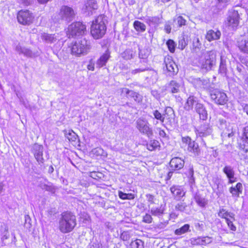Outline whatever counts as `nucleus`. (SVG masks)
Instances as JSON below:
<instances>
[{
    "mask_svg": "<svg viewBox=\"0 0 248 248\" xmlns=\"http://www.w3.org/2000/svg\"><path fill=\"white\" fill-rule=\"evenodd\" d=\"M106 22V17L103 15H99L93 21L91 33L94 39H100L105 35L107 30Z\"/></svg>",
    "mask_w": 248,
    "mask_h": 248,
    "instance_id": "obj_1",
    "label": "nucleus"
},
{
    "mask_svg": "<svg viewBox=\"0 0 248 248\" xmlns=\"http://www.w3.org/2000/svg\"><path fill=\"white\" fill-rule=\"evenodd\" d=\"M59 224V229L61 232H70L76 225V217L71 213L64 212L61 215Z\"/></svg>",
    "mask_w": 248,
    "mask_h": 248,
    "instance_id": "obj_2",
    "label": "nucleus"
},
{
    "mask_svg": "<svg viewBox=\"0 0 248 248\" xmlns=\"http://www.w3.org/2000/svg\"><path fill=\"white\" fill-rule=\"evenodd\" d=\"M91 48V42L85 38L76 41L72 46L71 54L76 57H81L87 54Z\"/></svg>",
    "mask_w": 248,
    "mask_h": 248,
    "instance_id": "obj_3",
    "label": "nucleus"
},
{
    "mask_svg": "<svg viewBox=\"0 0 248 248\" xmlns=\"http://www.w3.org/2000/svg\"><path fill=\"white\" fill-rule=\"evenodd\" d=\"M216 54L214 51L205 52L202 54L199 60V63L202 69L207 71L211 69L216 63Z\"/></svg>",
    "mask_w": 248,
    "mask_h": 248,
    "instance_id": "obj_4",
    "label": "nucleus"
},
{
    "mask_svg": "<svg viewBox=\"0 0 248 248\" xmlns=\"http://www.w3.org/2000/svg\"><path fill=\"white\" fill-rule=\"evenodd\" d=\"M136 127L139 132L150 137L153 135L152 128L150 127L148 121L144 118H139L136 122Z\"/></svg>",
    "mask_w": 248,
    "mask_h": 248,
    "instance_id": "obj_5",
    "label": "nucleus"
},
{
    "mask_svg": "<svg viewBox=\"0 0 248 248\" xmlns=\"http://www.w3.org/2000/svg\"><path fill=\"white\" fill-rule=\"evenodd\" d=\"M86 26L80 22L73 23L69 26L67 34L70 37L79 36L84 33L86 31Z\"/></svg>",
    "mask_w": 248,
    "mask_h": 248,
    "instance_id": "obj_6",
    "label": "nucleus"
},
{
    "mask_svg": "<svg viewBox=\"0 0 248 248\" xmlns=\"http://www.w3.org/2000/svg\"><path fill=\"white\" fill-rule=\"evenodd\" d=\"M239 15L237 11H229L225 21L226 25L231 29H235L239 24Z\"/></svg>",
    "mask_w": 248,
    "mask_h": 248,
    "instance_id": "obj_7",
    "label": "nucleus"
},
{
    "mask_svg": "<svg viewBox=\"0 0 248 248\" xmlns=\"http://www.w3.org/2000/svg\"><path fill=\"white\" fill-rule=\"evenodd\" d=\"M59 16L62 20L69 22L74 18L75 11L72 7L63 5L60 9Z\"/></svg>",
    "mask_w": 248,
    "mask_h": 248,
    "instance_id": "obj_8",
    "label": "nucleus"
},
{
    "mask_svg": "<svg viewBox=\"0 0 248 248\" xmlns=\"http://www.w3.org/2000/svg\"><path fill=\"white\" fill-rule=\"evenodd\" d=\"M18 22L23 25H30L33 21L34 16L29 10H20L17 15Z\"/></svg>",
    "mask_w": 248,
    "mask_h": 248,
    "instance_id": "obj_9",
    "label": "nucleus"
},
{
    "mask_svg": "<svg viewBox=\"0 0 248 248\" xmlns=\"http://www.w3.org/2000/svg\"><path fill=\"white\" fill-rule=\"evenodd\" d=\"M210 96L212 101L215 103L219 105H224L228 101V97L226 94L220 90L216 89L210 93Z\"/></svg>",
    "mask_w": 248,
    "mask_h": 248,
    "instance_id": "obj_10",
    "label": "nucleus"
},
{
    "mask_svg": "<svg viewBox=\"0 0 248 248\" xmlns=\"http://www.w3.org/2000/svg\"><path fill=\"white\" fill-rule=\"evenodd\" d=\"M213 130L208 123L201 124L196 130L197 136L202 138H206L212 135Z\"/></svg>",
    "mask_w": 248,
    "mask_h": 248,
    "instance_id": "obj_11",
    "label": "nucleus"
},
{
    "mask_svg": "<svg viewBox=\"0 0 248 248\" xmlns=\"http://www.w3.org/2000/svg\"><path fill=\"white\" fill-rule=\"evenodd\" d=\"M43 146L37 143L34 144L32 146L31 152L39 164H42L44 162L43 157Z\"/></svg>",
    "mask_w": 248,
    "mask_h": 248,
    "instance_id": "obj_12",
    "label": "nucleus"
},
{
    "mask_svg": "<svg viewBox=\"0 0 248 248\" xmlns=\"http://www.w3.org/2000/svg\"><path fill=\"white\" fill-rule=\"evenodd\" d=\"M98 8V4L95 0H86L84 1V5L82 10L88 15L93 14V11Z\"/></svg>",
    "mask_w": 248,
    "mask_h": 248,
    "instance_id": "obj_13",
    "label": "nucleus"
},
{
    "mask_svg": "<svg viewBox=\"0 0 248 248\" xmlns=\"http://www.w3.org/2000/svg\"><path fill=\"white\" fill-rule=\"evenodd\" d=\"M228 179V184H232L236 181L233 168L230 165H225L222 170Z\"/></svg>",
    "mask_w": 248,
    "mask_h": 248,
    "instance_id": "obj_14",
    "label": "nucleus"
},
{
    "mask_svg": "<svg viewBox=\"0 0 248 248\" xmlns=\"http://www.w3.org/2000/svg\"><path fill=\"white\" fill-rule=\"evenodd\" d=\"M164 62L169 76H173L178 72L177 66L172 60L169 58L165 59Z\"/></svg>",
    "mask_w": 248,
    "mask_h": 248,
    "instance_id": "obj_15",
    "label": "nucleus"
},
{
    "mask_svg": "<svg viewBox=\"0 0 248 248\" xmlns=\"http://www.w3.org/2000/svg\"><path fill=\"white\" fill-rule=\"evenodd\" d=\"M192 82L197 88L208 89L210 87L209 80L207 78H195Z\"/></svg>",
    "mask_w": 248,
    "mask_h": 248,
    "instance_id": "obj_16",
    "label": "nucleus"
},
{
    "mask_svg": "<svg viewBox=\"0 0 248 248\" xmlns=\"http://www.w3.org/2000/svg\"><path fill=\"white\" fill-rule=\"evenodd\" d=\"M170 190L172 194L174 199L179 201L185 195V192L180 186H174L170 187Z\"/></svg>",
    "mask_w": 248,
    "mask_h": 248,
    "instance_id": "obj_17",
    "label": "nucleus"
},
{
    "mask_svg": "<svg viewBox=\"0 0 248 248\" xmlns=\"http://www.w3.org/2000/svg\"><path fill=\"white\" fill-rule=\"evenodd\" d=\"M237 44L238 46L241 51L248 53V34L240 37Z\"/></svg>",
    "mask_w": 248,
    "mask_h": 248,
    "instance_id": "obj_18",
    "label": "nucleus"
},
{
    "mask_svg": "<svg viewBox=\"0 0 248 248\" xmlns=\"http://www.w3.org/2000/svg\"><path fill=\"white\" fill-rule=\"evenodd\" d=\"M185 162L180 157H174L171 159L170 164L171 169L173 170H179L183 168Z\"/></svg>",
    "mask_w": 248,
    "mask_h": 248,
    "instance_id": "obj_19",
    "label": "nucleus"
},
{
    "mask_svg": "<svg viewBox=\"0 0 248 248\" xmlns=\"http://www.w3.org/2000/svg\"><path fill=\"white\" fill-rule=\"evenodd\" d=\"M221 32L218 30H210L207 31L205 38L209 42L220 38Z\"/></svg>",
    "mask_w": 248,
    "mask_h": 248,
    "instance_id": "obj_20",
    "label": "nucleus"
},
{
    "mask_svg": "<svg viewBox=\"0 0 248 248\" xmlns=\"http://www.w3.org/2000/svg\"><path fill=\"white\" fill-rule=\"evenodd\" d=\"M163 116L165 117V121H166V124L171 125L174 118V113L172 108L170 107L166 108Z\"/></svg>",
    "mask_w": 248,
    "mask_h": 248,
    "instance_id": "obj_21",
    "label": "nucleus"
},
{
    "mask_svg": "<svg viewBox=\"0 0 248 248\" xmlns=\"http://www.w3.org/2000/svg\"><path fill=\"white\" fill-rule=\"evenodd\" d=\"M122 93H126L127 95V97L133 98L137 102L139 103L142 101V97L138 93L129 90L127 88H123L122 89Z\"/></svg>",
    "mask_w": 248,
    "mask_h": 248,
    "instance_id": "obj_22",
    "label": "nucleus"
},
{
    "mask_svg": "<svg viewBox=\"0 0 248 248\" xmlns=\"http://www.w3.org/2000/svg\"><path fill=\"white\" fill-rule=\"evenodd\" d=\"M196 111L199 114L200 118L202 120H205L207 117V112L203 104L197 103L195 106Z\"/></svg>",
    "mask_w": 248,
    "mask_h": 248,
    "instance_id": "obj_23",
    "label": "nucleus"
},
{
    "mask_svg": "<svg viewBox=\"0 0 248 248\" xmlns=\"http://www.w3.org/2000/svg\"><path fill=\"white\" fill-rule=\"evenodd\" d=\"M197 103H199L197 98L194 96H190L185 104L184 108L187 111L191 110L193 108L194 105L196 106Z\"/></svg>",
    "mask_w": 248,
    "mask_h": 248,
    "instance_id": "obj_24",
    "label": "nucleus"
},
{
    "mask_svg": "<svg viewBox=\"0 0 248 248\" xmlns=\"http://www.w3.org/2000/svg\"><path fill=\"white\" fill-rule=\"evenodd\" d=\"M110 57V54L108 50L106 51L96 62V66L98 68H101L106 65V63Z\"/></svg>",
    "mask_w": 248,
    "mask_h": 248,
    "instance_id": "obj_25",
    "label": "nucleus"
},
{
    "mask_svg": "<svg viewBox=\"0 0 248 248\" xmlns=\"http://www.w3.org/2000/svg\"><path fill=\"white\" fill-rule=\"evenodd\" d=\"M187 150L196 156L199 155L201 153V150L198 144L194 140L187 147Z\"/></svg>",
    "mask_w": 248,
    "mask_h": 248,
    "instance_id": "obj_26",
    "label": "nucleus"
},
{
    "mask_svg": "<svg viewBox=\"0 0 248 248\" xmlns=\"http://www.w3.org/2000/svg\"><path fill=\"white\" fill-rule=\"evenodd\" d=\"M242 185L240 183H238L234 187L232 186L229 189L230 192L232 196L238 197L240 194L242 192Z\"/></svg>",
    "mask_w": 248,
    "mask_h": 248,
    "instance_id": "obj_27",
    "label": "nucleus"
},
{
    "mask_svg": "<svg viewBox=\"0 0 248 248\" xmlns=\"http://www.w3.org/2000/svg\"><path fill=\"white\" fill-rule=\"evenodd\" d=\"M41 38L44 41L47 43L55 42L57 40L55 34H50L45 32L41 33Z\"/></svg>",
    "mask_w": 248,
    "mask_h": 248,
    "instance_id": "obj_28",
    "label": "nucleus"
},
{
    "mask_svg": "<svg viewBox=\"0 0 248 248\" xmlns=\"http://www.w3.org/2000/svg\"><path fill=\"white\" fill-rule=\"evenodd\" d=\"M65 136L70 141L76 142L77 141L78 142L79 141L78 136L72 130L66 131Z\"/></svg>",
    "mask_w": 248,
    "mask_h": 248,
    "instance_id": "obj_29",
    "label": "nucleus"
},
{
    "mask_svg": "<svg viewBox=\"0 0 248 248\" xmlns=\"http://www.w3.org/2000/svg\"><path fill=\"white\" fill-rule=\"evenodd\" d=\"M136 52L131 49H127L121 54L123 59L129 60L133 59L135 56Z\"/></svg>",
    "mask_w": 248,
    "mask_h": 248,
    "instance_id": "obj_30",
    "label": "nucleus"
},
{
    "mask_svg": "<svg viewBox=\"0 0 248 248\" xmlns=\"http://www.w3.org/2000/svg\"><path fill=\"white\" fill-rule=\"evenodd\" d=\"M180 85L176 81L171 80L170 81L168 88L169 91L172 93H177L179 92Z\"/></svg>",
    "mask_w": 248,
    "mask_h": 248,
    "instance_id": "obj_31",
    "label": "nucleus"
},
{
    "mask_svg": "<svg viewBox=\"0 0 248 248\" xmlns=\"http://www.w3.org/2000/svg\"><path fill=\"white\" fill-rule=\"evenodd\" d=\"M145 20L149 26L158 25L160 23V19L157 16H148Z\"/></svg>",
    "mask_w": 248,
    "mask_h": 248,
    "instance_id": "obj_32",
    "label": "nucleus"
},
{
    "mask_svg": "<svg viewBox=\"0 0 248 248\" xmlns=\"http://www.w3.org/2000/svg\"><path fill=\"white\" fill-rule=\"evenodd\" d=\"M173 22L174 25H177L178 27H181L186 25V21L182 16H179L174 18Z\"/></svg>",
    "mask_w": 248,
    "mask_h": 248,
    "instance_id": "obj_33",
    "label": "nucleus"
},
{
    "mask_svg": "<svg viewBox=\"0 0 248 248\" xmlns=\"http://www.w3.org/2000/svg\"><path fill=\"white\" fill-rule=\"evenodd\" d=\"M218 215L219 217L225 218V220H227V219H228L229 217L234 219L232 214L228 212L223 208L219 210Z\"/></svg>",
    "mask_w": 248,
    "mask_h": 248,
    "instance_id": "obj_34",
    "label": "nucleus"
},
{
    "mask_svg": "<svg viewBox=\"0 0 248 248\" xmlns=\"http://www.w3.org/2000/svg\"><path fill=\"white\" fill-rule=\"evenodd\" d=\"M202 47V44L200 41L199 38L195 37L193 40L192 49L197 52L199 51Z\"/></svg>",
    "mask_w": 248,
    "mask_h": 248,
    "instance_id": "obj_35",
    "label": "nucleus"
},
{
    "mask_svg": "<svg viewBox=\"0 0 248 248\" xmlns=\"http://www.w3.org/2000/svg\"><path fill=\"white\" fill-rule=\"evenodd\" d=\"M135 29L138 31H144L146 30V26L143 23L136 20L134 22Z\"/></svg>",
    "mask_w": 248,
    "mask_h": 248,
    "instance_id": "obj_36",
    "label": "nucleus"
},
{
    "mask_svg": "<svg viewBox=\"0 0 248 248\" xmlns=\"http://www.w3.org/2000/svg\"><path fill=\"white\" fill-rule=\"evenodd\" d=\"M131 248H144V242L140 239H136L130 244Z\"/></svg>",
    "mask_w": 248,
    "mask_h": 248,
    "instance_id": "obj_37",
    "label": "nucleus"
},
{
    "mask_svg": "<svg viewBox=\"0 0 248 248\" xmlns=\"http://www.w3.org/2000/svg\"><path fill=\"white\" fill-rule=\"evenodd\" d=\"M189 225L185 224L179 229H177L175 231V234L176 235H181L189 231Z\"/></svg>",
    "mask_w": 248,
    "mask_h": 248,
    "instance_id": "obj_38",
    "label": "nucleus"
},
{
    "mask_svg": "<svg viewBox=\"0 0 248 248\" xmlns=\"http://www.w3.org/2000/svg\"><path fill=\"white\" fill-rule=\"evenodd\" d=\"M159 146V142L156 140H152L147 144V148L150 151H153Z\"/></svg>",
    "mask_w": 248,
    "mask_h": 248,
    "instance_id": "obj_39",
    "label": "nucleus"
},
{
    "mask_svg": "<svg viewBox=\"0 0 248 248\" xmlns=\"http://www.w3.org/2000/svg\"><path fill=\"white\" fill-rule=\"evenodd\" d=\"M195 201L201 207H204L207 203V202L203 198L201 197L200 195H197L195 197Z\"/></svg>",
    "mask_w": 248,
    "mask_h": 248,
    "instance_id": "obj_40",
    "label": "nucleus"
},
{
    "mask_svg": "<svg viewBox=\"0 0 248 248\" xmlns=\"http://www.w3.org/2000/svg\"><path fill=\"white\" fill-rule=\"evenodd\" d=\"M219 71V73L223 75H226L227 74V69L226 66V64L225 63V62L223 61L222 58H221L220 60Z\"/></svg>",
    "mask_w": 248,
    "mask_h": 248,
    "instance_id": "obj_41",
    "label": "nucleus"
},
{
    "mask_svg": "<svg viewBox=\"0 0 248 248\" xmlns=\"http://www.w3.org/2000/svg\"><path fill=\"white\" fill-rule=\"evenodd\" d=\"M153 114L155 118L159 120L161 123H163L165 122V117L163 116V114H162L157 110H155L153 111Z\"/></svg>",
    "mask_w": 248,
    "mask_h": 248,
    "instance_id": "obj_42",
    "label": "nucleus"
},
{
    "mask_svg": "<svg viewBox=\"0 0 248 248\" xmlns=\"http://www.w3.org/2000/svg\"><path fill=\"white\" fill-rule=\"evenodd\" d=\"M164 210L161 208H153L151 210V213L153 216H159L163 214Z\"/></svg>",
    "mask_w": 248,
    "mask_h": 248,
    "instance_id": "obj_43",
    "label": "nucleus"
},
{
    "mask_svg": "<svg viewBox=\"0 0 248 248\" xmlns=\"http://www.w3.org/2000/svg\"><path fill=\"white\" fill-rule=\"evenodd\" d=\"M187 204L184 202H180L175 205V209L177 211L183 212L185 210Z\"/></svg>",
    "mask_w": 248,
    "mask_h": 248,
    "instance_id": "obj_44",
    "label": "nucleus"
},
{
    "mask_svg": "<svg viewBox=\"0 0 248 248\" xmlns=\"http://www.w3.org/2000/svg\"><path fill=\"white\" fill-rule=\"evenodd\" d=\"M187 45L186 41L184 37H181L178 42V48L181 50L184 49Z\"/></svg>",
    "mask_w": 248,
    "mask_h": 248,
    "instance_id": "obj_45",
    "label": "nucleus"
},
{
    "mask_svg": "<svg viewBox=\"0 0 248 248\" xmlns=\"http://www.w3.org/2000/svg\"><path fill=\"white\" fill-rule=\"evenodd\" d=\"M167 45L168 46L169 50L171 52H174L175 48V42L173 40L170 39L167 41Z\"/></svg>",
    "mask_w": 248,
    "mask_h": 248,
    "instance_id": "obj_46",
    "label": "nucleus"
},
{
    "mask_svg": "<svg viewBox=\"0 0 248 248\" xmlns=\"http://www.w3.org/2000/svg\"><path fill=\"white\" fill-rule=\"evenodd\" d=\"M212 238L209 236L201 237V245H206L212 243Z\"/></svg>",
    "mask_w": 248,
    "mask_h": 248,
    "instance_id": "obj_47",
    "label": "nucleus"
},
{
    "mask_svg": "<svg viewBox=\"0 0 248 248\" xmlns=\"http://www.w3.org/2000/svg\"><path fill=\"white\" fill-rule=\"evenodd\" d=\"M189 241L192 245H201V237L192 238Z\"/></svg>",
    "mask_w": 248,
    "mask_h": 248,
    "instance_id": "obj_48",
    "label": "nucleus"
},
{
    "mask_svg": "<svg viewBox=\"0 0 248 248\" xmlns=\"http://www.w3.org/2000/svg\"><path fill=\"white\" fill-rule=\"evenodd\" d=\"M148 69L147 67H142V68H139L135 69L134 70H132L130 72L132 75H135L140 72H144L147 70Z\"/></svg>",
    "mask_w": 248,
    "mask_h": 248,
    "instance_id": "obj_49",
    "label": "nucleus"
},
{
    "mask_svg": "<svg viewBox=\"0 0 248 248\" xmlns=\"http://www.w3.org/2000/svg\"><path fill=\"white\" fill-rule=\"evenodd\" d=\"M22 54H24L25 56L27 57H31L33 56V54L31 50L25 47L23 50Z\"/></svg>",
    "mask_w": 248,
    "mask_h": 248,
    "instance_id": "obj_50",
    "label": "nucleus"
},
{
    "mask_svg": "<svg viewBox=\"0 0 248 248\" xmlns=\"http://www.w3.org/2000/svg\"><path fill=\"white\" fill-rule=\"evenodd\" d=\"M182 140L183 143L187 145V147L191 143V142L193 141L189 137H182Z\"/></svg>",
    "mask_w": 248,
    "mask_h": 248,
    "instance_id": "obj_51",
    "label": "nucleus"
},
{
    "mask_svg": "<svg viewBox=\"0 0 248 248\" xmlns=\"http://www.w3.org/2000/svg\"><path fill=\"white\" fill-rule=\"evenodd\" d=\"M226 222L227 223L228 227L230 228L231 230L233 231H235L236 230V227L233 225L232 220L229 219V218L226 220Z\"/></svg>",
    "mask_w": 248,
    "mask_h": 248,
    "instance_id": "obj_52",
    "label": "nucleus"
},
{
    "mask_svg": "<svg viewBox=\"0 0 248 248\" xmlns=\"http://www.w3.org/2000/svg\"><path fill=\"white\" fill-rule=\"evenodd\" d=\"M152 217L149 214H146L143 217V221L147 223H150L152 222Z\"/></svg>",
    "mask_w": 248,
    "mask_h": 248,
    "instance_id": "obj_53",
    "label": "nucleus"
},
{
    "mask_svg": "<svg viewBox=\"0 0 248 248\" xmlns=\"http://www.w3.org/2000/svg\"><path fill=\"white\" fill-rule=\"evenodd\" d=\"M87 69L89 70L93 71L94 70V62L93 59H91L87 65Z\"/></svg>",
    "mask_w": 248,
    "mask_h": 248,
    "instance_id": "obj_54",
    "label": "nucleus"
},
{
    "mask_svg": "<svg viewBox=\"0 0 248 248\" xmlns=\"http://www.w3.org/2000/svg\"><path fill=\"white\" fill-rule=\"evenodd\" d=\"M147 201L153 204L154 203V196L151 194H147L146 195Z\"/></svg>",
    "mask_w": 248,
    "mask_h": 248,
    "instance_id": "obj_55",
    "label": "nucleus"
},
{
    "mask_svg": "<svg viewBox=\"0 0 248 248\" xmlns=\"http://www.w3.org/2000/svg\"><path fill=\"white\" fill-rule=\"evenodd\" d=\"M88 248H102L101 245L98 243H93L90 244Z\"/></svg>",
    "mask_w": 248,
    "mask_h": 248,
    "instance_id": "obj_56",
    "label": "nucleus"
},
{
    "mask_svg": "<svg viewBox=\"0 0 248 248\" xmlns=\"http://www.w3.org/2000/svg\"><path fill=\"white\" fill-rule=\"evenodd\" d=\"M218 4H223L224 6L226 7L231 0H217Z\"/></svg>",
    "mask_w": 248,
    "mask_h": 248,
    "instance_id": "obj_57",
    "label": "nucleus"
},
{
    "mask_svg": "<svg viewBox=\"0 0 248 248\" xmlns=\"http://www.w3.org/2000/svg\"><path fill=\"white\" fill-rule=\"evenodd\" d=\"M144 50H140L139 52V57L140 59H145L148 57V54L143 53Z\"/></svg>",
    "mask_w": 248,
    "mask_h": 248,
    "instance_id": "obj_58",
    "label": "nucleus"
},
{
    "mask_svg": "<svg viewBox=\"0 0 248 248\" xmlns=\"http://www.w3.org/2000/svg\"><path fill=\"white\" fill-rule=\"evenodd\" d=\"M222 136L223 137H225L226 136H227L228 137L230 138V137H232L233 135V133L231 131V132H226L225 131H223L222 133Z\"/></svg>",
    "mask_w": 248,
    "mask_h": 248,
    "instance_id": "obj_59",
    "label": "nucleus"
},
{
    "mask_svg": "<svg viewBox=\"0 0 248 248\" xmlns=\"http://www.w3.org/2000/svg\"><path fill=\"white\" fill-rule=\"evenodd\" d=\"M164 29L167 33H169L171 31V28L169 24L166 23L165 25Z\"/></svg>",
    "mask_w": 248,
    "mask_h": 248,
    "instance_id": "obj_60",
    "label": "nucleus"
},
{
    "mask_svg": "<svg viewBox=\"0 0 248 248\" xmlns=\"http://www.w3.org/2000/svg\"><path fill=\"white\" fill-rule=\"evenodd\" d=\"M118 195L119 197L123 200L127 199L126 193H124L122 191H119Z\"/></svg>",
    "mask_w": 248,
    "mask_h": 248,
    "instance_id": "obj_61",
    "label": "nucleus"
},
{
    "mask_svg": "<svg viewBox=\"0 0 248 248\" xmlns=\"http://www.w3.org/2000/svg\"><path fill=\"white\" fill-rule=\"evenodd\" d=\"M159 135L162 138H166L167 137V134L165 131L161 129H159Z\"/></svg>",
    "mask_w": 248,
    "mask_h": 248,
    "instance_id": "obj_62",
    "label": "nucleus"
},
{
    "mask_svg": "<svg viewBox=\"0 0 248 248\" xmlns=\"http://www.w3.org/2000/svg\"><path fill=\"white\" fill-rule=\"evenodd\" d=\"M24 47H22L20 46H16V50L19 54H22Z\"/></svg>",
    "mask_w": 248,
    "mask_h": 248,
    "instance_id": "obj_63",
    "label": "nucleus"
},
{
    "mask_svg": "<svg viewBox=\"0 0 248 248\" xmlns=\"http://www.w3.org/2000/svg\"><path fill=\"white\" fill-rule=\"evenodd\" d=\"M244 134L248 141V126L244 127Z\"/></svg>",
    "mask_w": 248,
    "mask_h": 248,
    "instance_id": "obj_64",
    "label": "nucleus"
}]
</instances>
